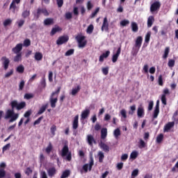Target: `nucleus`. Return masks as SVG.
Returning a JSON list of instances; mask_svg holds the SVG:
<instances>
[{"instance_id":"49530a36","label":"nucleus","mask_w":178,"mask_h":178,"mask_svg":"<svg viewBox=\"0 0 178 178\" xmlns=\"http://www.w3.org/2000/svg\"><path fill=\"white\" fill-rule=\"evenodd\" d=\"M24 45V47H30V45H31V41L30 40V39H25L24 40V43L22 44V46Z\"/></svg>"},{"instance_id":"2f4dec72","label":"nucleus","mask_w":178,"mask_h":178,"mask_svg":"<svg viewBox=\"0 0 178 178\" xmlns=\"http://www.w3.org/2000/svg\"><path fill=\"white\" fill-rule=\"evenodd\" d=\"M169 52H170V47H167L165 49L164 54L163 55V58L166 59L169 56Z\"/></svg>"},{"instance_id":"bb28decb","label":"nucleus","mask_w":178,"mask_h":178,"mask_svg":"<svg viewBox=\"0 0 178 178\" xmlns=\"http://www.w3.org/2000/svg\"><path fill=\"white\" fill-rule=\"evenodd\" d=\"M47 108H48V104L42 105L40 110L38 112V115H42L47 111Z\"/></svg>"},{"instance_id":"0eeeda50","label":"nucleus","mask_w":178,"mask_h":178,"mask_svg":"<svg viewBox=\"0 0 178 178\" xmlns=\"http://www.w3.org/2000/svg\"><path fill=\"white\" fill-rule=\"evenodd\" d=\"M69 41V36L67 35H62L60 36L56 40L57 45H63V44H66Z\"/></svg>"},{"instance_id":"5701e85b","label":"nucleus","mask_w":178,"mask_h":178,"mask_svg":"<svg viewBox=\"0 0 178 178\" xmlns=\"http://www.w3.org/2000/svg\"><path fill=\"white\" fill-rule=\"evenodd\" d=\"M108 136V129L102 128L101 130V138L102 140H105Z\"/></svg>"},{"instance_id":"6e6552de","label":"nucleus","mask_w":178,"mask_h":178,"mask_svg":"<svg viewBox=\"0 0 178 178\" xmlns=\"http://www.w3.org/2000/svg\"><path fill=\"white\" fill-rule=\"evenodd\" d=\"M1 60L2 61V65L4 70H8V69L9 68V65L10 63V60H9V58H8V57L6 56H3L1 57Z\"/></svg>"},{"instance_id":"a18cd8bd","label":"nucleus","mask_w":178,"mask_h":178,"mask_svg":"<svg viewBox=\"0 0 178 178\" xmlns=\"http://www.w3.org/2000/svg\"><path fill=\"white\" fill-rule=\"evenodd\" d=\"M81 89V88L80 87V86H78L76 88L72 89V95H76V94H77V92H79V91H80Z\"/></svg>"},{"instance_id":"473e14b6","label":"nucleus","mask_w":178,"mask_h":178,"mask_svg":"<svg viewBox=\"0 0 178 178\" xmlns=\"http://www.w3.org/2000/svg\"><path fill=\"white\" fill-rule=\"evenodd\" d=\"M35 60H42V53L36 52L34 56Z\"/></svg>"},{"instance_id":"ddd939ff","label":"nucleus","mask_w":178,"mask_h":178,"mask_svg":"<svg viewBox=\"0 0 178 178\" xmlns=\"http://www.w3.org/2000/svg\"><path fill=\"white\" fill-rule=\"evenodd\" d=\"M172 127H175V122H169L167 123L163 128L164 133H169L170 131V129H172Z\"/></svg>"},{"instance_id":"423d86ee","label":"nucleus","mask_w":178,"mask_h":178,"mask_svg":"<svg viewBox=\"0 0 178 178\" xmlns=\"http://www.w3.org/2000/svg\"><path fill=\"white\" fill-rule=\"evenodd\" d=\"M92 166H94V159H92V157H91L89 164L83 165L82 167V169H83V170H84V172L86 173H87V172H88V168H89V170L90 172V170L92 169Z\"/></svg>"},{"instance_id":"bf43d9fd","label":"nucleus","mask_w":178,"mask_h":178,"mask_svg":"<svg viewBox=\"0 0 178 178\" xmlns=\"http://www.w3.org/2000/svg\"><path fill=\"white\" fill-rule=\"evenodd\" d=\"M6 176V171L3 168L0 169V178L5 177Z\"/></svg>"},{"instance_id":"c03bdc74","label":"nucleus","mask_w":178,"mask_h":178,"mask_svg":"<svg viewBox=\"0 0 178 178\" xmlns=\"http://www.w3.org/2000/svg\"><path fill=\"white\" fill-rule=\"evenodd\" d=\"M113 134H114V137H115V138H118L119 136H120V134H121L120 129L119 128H117L116 129H115Z\"/></svg>"},{"instance_id":"e433bc0d","label":"nucleus","mask_w":178,"mask_h":178,"mask_svg":"<svg viewBox=\"0 0 178 178\" xmlns=\"http://www.w3.org/2000/svg\"><path fill=\"white\" fill-rule=\"evenodd\" d=\"M16 71L17 72V73H24V66H23V65H19Z\"/></svg>"},{"instance_id":"7ed1b4c3","label":"nucleus","mask_w":178,"mask_h":178,"mask_svg":"<svg viewBox=\"0 0 178 178\" xmlns=\"http://www.w3.org/2000/svg\"><path fill=\"white\" fill-rule=\"evenodd\" d=\"M43 16H49V13L48 12V10H47L46 8H38L36 10V12L33 13V16L36 18V19H40V16L41 15Z\"/></svg>"},{"instance_id":"680f3d73","label":"nucleus","mask_w":178,"mask_h":178,"mask_svg":"<svg viewBox=\"0 0 178 178\" xmlns=\"http://www.w3.org/2000/svg\"><path fill=\"white\" fill-rule=\"evenodd\" d=\"M50 131H51L52 136H55V131H56V125H55V124L52 125L50 129Z\"/></svg>"},{"instance_id":"4be33fe9","label":"nucleus","mask_w":178,"mask_h":178,"mask_svg":"<svg viewBox=\"0 0 178 178\" xmlns=\"http://www.w3.org/2000/svg\"><path fill=\"white\" fill-rule=\"evenodd\" d=\"M99 147H100V148H101L102 149H103V151H104V152H106V153L109 152V149H109V146H108V145H106V144H105V143L101 142V143H99Z\"/></svg>"},{"instance_id":"f03ea898","label":"nucleus","mask_w":178,"mask_h":178,"mask_svg":"<svg viewBox=\"0 0 178 178\" xmlns=\"http://www.w3.org/2000/svg\"><path fill=\"white\" fill-rule=\"evenodd\" d=\"M75 40L78 42L79 48H86V46L87 45V40H86V36L80 33L75 37Z\"/></svg>"},{"instance_id":"393cba45","label":"nucleus","mask_w":178,"mask_h":178,"mask_svg":"<svg viewBox=\"0 0 178 178\" xmlns=\"http://www.w3.org/2000/svg\"><path fill=\"white\" fill-rule=\"evenodd\" d=\"M17 3L15 1H12L10 5V10H12L13 13H16V9H17V6H16Z\"/></svg>"},{"instance_id":"cd10ccee","label":"nucleus","mask_w":178,"mask_h":178,"mask_svg":"<svg viewBox=\"0 0 178 178\" xmlns=\"http://www.w3.org/2000/svg\"><path fill=\"white\" fill-rule=\"evenodd\" d=\"M54 19L52 18H47L44 20V26H51L54 24Z\"/></svg>"},{"instance_id":"0e129e2a","label":"nucleus","mask_w":178,"mask_h":178,"mask_svg":"<svg viewBox=\"0 0 178 178\" xmlns=\"http://www.w3.org/2000/svg\"><path fill=\"white\" fill-rule=\"evenodd\" d=\"M161 102L164 105H168V102H167V100H166V96L165 95H161Z\"/></svg>"},{"instance_id":"37998d69","label":"nucleus","mask_w":178,"mask_h":178,"mask_svg":"<svg viewBox=\"0 0 178 178\" xmlns=\"http://www.w3.org/2000/svg\"><path fill=\"white\" fill-rule=\"evenodd\" d=\"M128 24H130V21L128 19H123L120 22V26H122V27H126Z\"/></svg>"},{"instance_id":"c85d7f7f","label":"nucleus","mask_w":178,"mask_h":178,"mask_svg":"<svg viewBox=\"0 0 178 178\" xmlns=\"http://www.w3.org/2000/svg\"><path fill=\"white\" fill-rule=\"evenodd\" d=\"M131 27L134 33H137V31H138V25L136 22H131Z\"/></svg>"},{"instance_id":"8fccbe9b","label":"nucleus","mask_w":178,"mask_h":178,"mask_svg":"<svg viewBox=\"0 0 178 178\" xmlns=\"http://www.w3.org/2000/svg\"><path fill=\"white\" fill-rule=\"evenodd\" d=\"M24 99H31V98H34V95L32 93H26L24 96Z\"/></svg>"},{"instance_id":"a878e982","label":"nucleus","mask_w":178,"mask_h":178,"mask_svg":"<svg viewBox=\"0 0 178 178\" xmlns=\"http://www.w3.org/2000/svg\"><path fill=\"white\" fill-rule=\"evenodd\" d=\"M154 22H155V18H154V16H149L147 19V27H152Z\"/></svg>"},{"instance_id":"412c9836","label":"nucleus","mask_w":178,"mask_h":178,"mask_svg":"<svg viewBox=\"0 0 178 178\" xmlns=\"http://www.w3.org/2000/svg\"><path fill=\"white\" fill-rule=\"evenodd\" d=\"M59 31H62V28L59 26L56 25L54 28H52L50 35H55L56 33H59Z\"/></svg>"},{"instance_id":"3c124183","label":"nucleus","mask_w":178,"mask_h":178,"mask_svg":"<svg viewBox=\"0 0 178 178\" xmlns=\"http://www.w3.org/2000/svg\"><path fill=\"white\" fill-rule=\"evenodd\" d=\"M73 54H74V49H69L67 50L66 52H65V56H70L72 55H73Z\"/></svg>"},{"instance_id":"69168bd1","label":"nucleus","mask_w":178,"mask_h":178,"mask_svg":"<svg viewBox=\"0 0 178 178\" xmlns=\"http://www.w3.org/2000/svg\"><path fill=\"white\" fill-rule=\"evenodd\" d=\"M139 148H145V142L143 140H140Z\"/></svg>"},{"instance_id":"f8f14e48","label":"nucleus","mask_w":178,"mask_h":178,"mask_svg":"<svg viewBox=\"0 0 178 178\" xmlns=\"http://www.w3.org/2000/svg\"><path fill=\"white\" fill-rule=\"evenodd\" d=\"M159 115V100H157L156 103L155 108H154V111L153 113L152 120H154V119H156V118H158Z\"/></svg>"},{"instance_id":"5fc2aeb1","label":"nucleus","mask_w":178,"mask_h":178,"mask_svg":"<svg viewBox=\"0 0 178 178\" xmlns=\"http://www.w3.org/2000/svg\"><path fill=\"white\" fill-rule=\"evenodd\" d=\"M138 176V169H135L131 172V178L137 177Z\"/></svg>"},{"instance_id":"b1692460","label":"nucleus","mask_w":178,"mask_h":178,"mask_svg":"<svg viewBox=\"0 0 178 178\" xmlns=\"http://www.w3.org/2000/svg\"><path fill=\"white\" fill-rule=\"evenodd\" d=\"M69 154V146L65 145L62 149L61 156H66Z\"/></svg>"},{"instance_id":"de8ad7c7","label":"nucleus","mask_w":178,"mask_h":178,"mask_svg":"<svg viewBox=\"0 0 178 178\" xmlns=\"http://www.w3.org/2000/svg\"><path fill=\"white\" fill-rule=\"evenodd\" d=\"M26 84V81L24 80H22L19 84V90L22 91L23 90V88H24V86Z\"/></svg>"},{"instance_id":"20e7f679","label":"nucleus","mask_w":178,"mask_h":178,"mask_svg":"<svg viewBox=\"0 0 178 178\" xmlns=\"http://www.w3.org/2000/svg\"><path fill=\"white\" fill-rule=\"evenodd\" d=\"M10 106L12 109L16 108L17 111H22V109L26 108V102L18 103L17 100H14L10 102Z\"/></svg>"},{"instance_id":"9b49d317","label":"nucleus","mask_w":178,"mask_h":178,"mask_svg":"<svg viewBox=\"0 0 178 178\" xmlns=\"http://www.w3.org/2000/svg\"><path fill=\"white\" fill-rule=\"evenodd\" d=\"M120 52H122V47H118L116 54L113 55L112 56V62L113 63H116L118 62V59L119 58V56H120Z\"/></svg>"},{"instance_id":"79ce46f5","label":"nucleus","mask_w":178,"mask_h":178,"mask_svg":"<svg viewBox=\"0 0 178 178\" xmlns=\"http://www.w3.org/2000/svg\"><path fill=\"white\" fill-rule=\"evenodd\" d=\"M138 156V152H137L136 151L132 152L130 154L131 159H136Z\"/></svg>"},{"instance_id":"39448f33","label":"nucleus","mask_w":178,"mask_h":178,"mask_svg":"<svg viewBox=\"0 0 178 178\" xmlns=\"http://www.w3.org/2000/svg\"><path fill=\"white\" fill-rule=\"evenodd\" d=\"M161 9V2L159 1H154L150 6V12L151 13H158V10Z\"/></svg>"},{"instance_id":"e2e57ef3","label":"nucleus","mask_w":178,"mask_h":178,"mask_svg":"<svg viewBox=\"0 0 178 178\" xmlns=\"http://www.w3.org/2000/svg\"><path fill=\"white\" fill-rule=\"evenodd\" d=\"M42 119H44L43 116L40 117L38 120H36L34 122H33V126H35L37 124H40V123H41V120H42Z\"/></svg>"},{"instance_id":"13d9d810","label":"nucleus","mask_w":178,"mask_h":178,"mask_svg":"<svg viewBox=\"0 0 178 178\" xmlns=\"http://www.w3.org/2000/svg\"><path fill=\"white\" fill-rule=\"evenodd\" d=\"M175 61L173 59H170L168 60V67H173L175 66Z\"/></svg>"},{"instance_id":"4c0bfd02","label":"nucleus","mask_w":178,"mask_h":178,"mask_svg":"<svg viewBox=\"0 0 178 178\" xmlns=\"http://www.w3.org/2000/svg\"><path fill=\"white\" fill-rule=\"evenodd\" d=\"M150 38H151V31H148L145 38V42H146V44H149Z\"/></svg>"},{"instance_id":"774afa93","label":"nucleus","mask_w":178,"mask_h":178,"mask_svg":"<svg viewBox=\"0 0 178 178\" xmlns=\"http://www.w3.org/2000/svg\"><path fill=\"white\" fill-rule=\"evenodd\" d=\"M9 148H10V143H8L7 145L3 147L2 148L3 152H5V151H8Z\"/></svg>"},{"instance_id":"c9c22d12","label":"nucleus","mask_w":178,"mask_h":178,"mask_svg":"<svg viewBox=\"0 0 178 178\" xmlns=\"http://www.w3.org/2000/svg\"><path fill=\"white\" fill-rule=\"evenodd\" d=\"M98 156H99V162H100V163H102V162H104V158H105V155H104V152L99 151L98 152Z\"/></svg>"},{"instance_id":"58836bf2","label":"nucleus","mask_w":178,"mask_h":178,"mask_svg":"<svg viewBox=\"0 0 178 178\" xmlns=\"http://www.w3.org/2000/svg\"><path fill=\"white\" fill-rule=\"evenodd\" d=\"M163 140V134H160L156 137V143H157L158 144H161Z\"/></svg>"},{"instance_id":"1a4fd4ad","label":"nucleus","mask_w":178,"mask_h":178,"mask_svg":"<svg viewBox=\"0 0 178 178\" xmlns=\"http://www.w3.org/2000/svg\"><path fill=\"white\" fill-rule=\"evenodd\" d=\"M23 49V44L19 43L17 44L15 47L12 49V52L13 54H22V50Z\"/></svg>"},{"instance_id":"6e6d98bb","label":"nucleus","mask_w":178,"mask_h":178,"mask_svg":"<svg viewBox=\"0 0 178 178\" xmlns=\"http://www.w3.org/2000/svg\"><path fill=\"white\" fill-rule=\"evenodd\" d=\"M93 31H94V25L92 24L89 25L87 29V33H88V34H91V33H92Z\"/></svg>"},{"instance_id":"338daca9","label":"nucleus","mask_w":178,"mask_h":178,"mask_svg":"<svg viewBox=\"0 0 178 178\" xmlns=\"http://www.w3.org/2000/svg\"><path fill=\"white\" fill-rule=\"evenodd\" d=\"M65 19H67V20H70V19H72V17H73V15H72V13H66L65 15Z\"/></svg>"},{"instance_id":"a19ab883","label":"nucleus","mask_w":178,"mask_h":178,"mask_svg":"<svg viewBox=\"0 0 178 178\" xmlns=\"http://www.w3.org/2000/svg\"><path fill=\"white\" fill-rule=\"evenodd\" d=\"M138 118H143V116H144V108H138Z\"/></svg>"},{"instance_id":"4468645a","label":"nucleus","mask_w":178,"mask_h":178,"mask_svg":"<svg viewBox=\"0 0 178 178\" xmlns=\"http://www.w3.org/2000/svg\"><path fill=\"white\" fill-rule=\"evenodd\" d=\"M79 129V114L74 116L72 120V129L77 130Z\"/></svg>"},{"instance_id":"7c9ffc66","label":"nucleus","mask_w":178,"mask_h":178,"mask_svg":"<svg viewBox=\"0 0 178 178\" xmlns=\"http://www.w3.org/2000/svg\"><path fill=\"white\" fill-rule=\"evenodd\" d=\"M53 149H54V147L52 146V143L50 142L48 146L46 147L45 152L47 154H48V155H49Z\"/></svg>"},{"instance_id":"864d4df0","label":"nucleus","mask_w":178,"mask_h":178,"mask_svg":"<svg viewBox=\"0 0 178 178\" xmlns=\"http://www.w3.org/2000/svg\"><path fill=\"white\" fill-rule=\"evenodd\" d=\"M32 173H33V170L31 169V168L30 167L26 168V169L25 170V175H26V176H29Z\"/></svg>"},{"instance_id":"f704fd0d","label":"nucleus","mask_w":178,"mask_h":178,"mask_svg":"<svg viewBox=\"0 0 178 178\" xmlns=\"http://www.w3.org/2000/svg\"><path fill=\"white\" fill-rule=\"evenodd\" d=\"M14 62L19 63L22 60V54H17L14 56L13 58Z\"/></svg>"},{"instance_id":"9d476101","label":"nucleus","mask_w":178,"mask_h":178,"mask_svg":"<svg viewBox=\"0 0 178 178\" xmlns=\"http://www.w3.org/2000/svg\"><path fill=\"white\" fill-rule=\"evenodd\" d=\"M102 31H109V22H108V17H104L102 26Z\"/></svg>"},{"instance_id":"c756f323","label":"nucleus","mask_w":178,"mask_h":178,"mask_svg":"<svg viewBox=\"0 0 178 178\" xmlns=\"http://www.w3.org/2000/svg\"><path fill=\"white\" fill-rule=\"evenodd\" d=\"M31 15L30 10H24L22 13V17L23 19H27Z\"/></svg>"},{"instance_id":"dca6fc26","label":"nucleus","mask_w":178,"mask_h":178,"mask_svg":"<svg viewBox=\"0 0 178 178\" xmlns=\"http://www.w3.org/2000/svg\"><path fill=\"white\" fill-rule=\"evenodd\" d=\"M143 44V36H138L135 41V48L140 49L141 45Z\"/></svg>"},{"instance_id":"2eb2a0df","label":"nucleus","mask_w":178,"mask_h":178,"mask_svg":"<svg viewBox=\"0 0 178 178\" xmlns=\"http://www.w3.org/2000/svg\"><path fill=\"white\" fill-rule=\"evenodd\" d=\"M90 109L86 108L84 111H82L81 115V120H86L90 116Z\"/></svg>"},{"instance_id":"f3484780","label":"nucleus","mask_w":178,"mask_h":178,"mask_svg":"<svg viewBox=\"0 0 178 178\" xmlns=\"http://www.w3.org/2000/svg\"><path fill=\"white\" fill-rule=\"evenodd\" d=\"M87 141H88V144H89L90 147H92L93 144H97V140H95L92 135L87 136Z\"/></svg>"},{"instance_id":"603ef678","label":"nucleus","mask_w":178,"mask_h":178,"mask_svg":"<svg viewBox=\"0 0 178 178\" xmlns=\"http://www.w3.org/2000/svg\"><path fill=\"white\" fill-rule=\"evenodd\" d=\"M102 72L104 76H107V74L109 73V67H103L102 69Z\"/></svg>"},{"instance_id":"72a5a7b5","label":"nucleus","mask_w":178,"mask_h":178,"mask_svg":"<svg viewBox=\"0 0 178 178\" xmlns=\"http://www.w3.org/2000/svg\"><path fill=\"white\" fill-rule=\"evenodd\" d=\"M19 118V114L15 113L12 115V117L10 118L9 123H13L15 120H17Z\"/></svg>"},{"instance_id":"6ab92c4d","label":"nucleus","mask_w":178,"mask_h":178,"mask_svg":"<svg viewBox=\"0 0 178 178\" xmlns=\"http://www.w3.org/2000/svg\"><path fill=\"white\" fill-rule=\"evenodd\" d=\"M14 114H15V108L8 109L6 112V115L4 117V119L6 120L10 119V118H12V115Z\"/></svg>"},{"instance_id":"09e8293b","label":"nucleus","mask_w":178,"mask_h":178,"mask_svg":"<svg viewBox=\"0 0 178 178\" xmlns=\"http://www.w3.org/2000/svg\"><path fill=\"white\" fill-rule=\"evenodd\" d=\"M4 27H6L8 26H10V24H12V19H6L3 23Z\"/></svg>"},{"instance_id":"ea45409f","label":"nucleus","mask_w":178,"mask_h":178,"mask_svg":"<svg viewBox=\"0 0 178 178\" xmlns=\"http://www.w3.org/2000/svg\"><path fill=\"white\" fill-rule=\"evenodd\" d=\"M69 176H70V170H67L63 172L60 178H66L69 177Z\"/></svg>"},{"instance_id":"4d7b16f0","label":"nucleus","mask_w":178,"mask_h":178,"mask_svg":"<svg viewBox=\"0 0 178 178\" xmlns=\"http://www.w3.org/2000/svg\"><path fill=\"white\" fill-rule=\"evenodd\" d=\"M54 72L52 71L49 72V81L52 83L54 81Z\"/></svg>"},{"instance_id":"052dcab7","label":"nucleus","mask_w":178,"mask_h":178,"mask_svg":"<svg viewBox=\"0 0 178 178\" xmlns=\"http://www.w3.org/2000/svg\"><path fill=\"white\" fill-rule=\"evenodd\" d=\"M40 84H41L42 87H43L44 88H45L47 87V82L45 81V76L42 78Z\"/></svg>"},{"instance_id":"f257e3e1","label":"nucleus","mask_w":178,"mask_h":178,"mask_svg":"<svg viewBox=\"0 0 178 178\" xmlns=\"http://www.w3.org/2000/svg\"><path fill=\"white\" fill-rule=\"evenodd\" d=\"M60 92V87H58L55 92H53L49 97V102L51 108H56V104L58 103V97Z\"/></svg>"},{"instance_id":"a211bd4d","label":"nucleus","mask_w":178,"mask_h":178,"mask_svg":"<svg viewBox=\"0 0 178 178\" xmlns=\"http://www.w3.org/2000/svg\"><path fill=\"white\" fill-rule=\"evenodd\" d=\"M109 55H111V51L109 50L106 51L105 53H103L99 58V62L102 63V62H104V59L108 58Z\"/></svg>"},{"instance_id":"aec40b11","label":"nucleus","mask_w":178,"mask_h":178,"mask_svg":"<svg viewBox=\"0 0 178 178\" xmlns=\"http://www.w3.org/2000/svg\"><path fill=\"white\" fill-rule=\"evenodd\" d=\"M47 175L49 177H54L56 175V168L51 167L47 170Z\"/></svg>"}]
</instances>
